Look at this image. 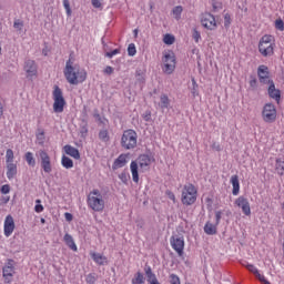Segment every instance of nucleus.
I'll return each instance as SVG.
<instances>
[{
    "label": "nucleus",
    "instance_id": "1",
    "mask_svg": "<svg viewBox=\"0 0 284 284\" xmlns=\"http://www.w3.org/2000/svg\"><path fill=\"white\" fill-rule=\"evenodd\" d=\"M63 74L71 85H79V83H83L85 79H88V73L85 70L81 69L78 64H74L72 59H69L65 62V68L63 70Z\"/></svg>",
    "mask_w": 284,
    "mask_h": 284
},
{
    "label": "nucleus",
    "instance_id": "2",
    "mask_svg": "<svg viewBox=\"0 0 284 284\" xmlns=\"http://www.w3.org/2000/svg\"><path fill=\"white\" fill-rule=\"evenodd\" d=\"M152 159L148 154H142L136 161H132L130 164L132 179L134 183H139V168L142 172L150 170Z\"/></svg>",
    "mask_w": 284,
    "mask_h": 284
},
{
    "label": "nucleus",
    "instance_id": "3",
    "mask_svg": "<svg viewBox=\"0 0 284 284\" xmlns=\"http://www.w3.org/2000/svg\"><path fill=\"white\" fill-rule=\"evenodd\" d=\"M139 139V134H136V131L129 129L123 132L121 138V146L124 150H134L136 148V141Z\"/></svg>",
    "mask_w": 284,
    "mask_h": 284
},
{
    "label": "nucleus",
    "instance_id": "4",
    "mask_svg": "<svg viewBox=\"0 0 284 284\" xmlns=\"http://www.w3.org/2000/svg\"><path fill=\"white\" fill-rule=\"evenodd\" d=\"M183 205H194L196 203V187L193 184H185L182 190Z\"/></svg>",
    "mask_w": 284,
    "mask_h": 284
},
{
    "label": "nucleus",
    "instance_id": "5",
    "mask_svg": "<svg viewBox=\"0 0 284 284\" xmlns=\"http://www.w3.org/2000/svg\"><path fill=\"white\" fill-rule=\"evenodd\" d=\"M272 36H264L260 40L258 50L263 57H272L274 54V44L272 43Z\"/></svg>",
    "mask_w": 284,
    "mask_h": 284
},
{
    "label": "nucleus",
    "instance_id": "6",
    "mask_svg": "<svg viewBox=\"0 0 284 284\" xmlns=\"http://www.w3.org/2000/svg\"><path fill=\"white\" fill-rule=\"evenodd\" d=\"M53 101L54 112H63V108H65V99L63 98V91H61V88L58 85H55L53 90Z\"/></svg>",
    "mask_w": 284,
    "mask_h": 284
},
{
    "label": "nucleus",
    "instance_id": "7",
    "mask_svg": "<svg viewBox=\"0 0 284 284\" xmlns=\"http://www.w3.org/2000/svg\"><path fill=\"white\" fill-rule=\"evenodd\" d=\"M162 61L164 64L163 72H165V74H172L176 69V58L174 52H164Z\"/></svg>",
    "mask_w": 284,
    "mask_h": 284
},
{
    "label": "nucleus",
    "instance_id": "8",
    "mask_svg": "<svg viewBox=\"0 0 284 284\" xmlns=\"http://www.w3.org/2000/svg\"><path fill=\"white\" fill-rule=\"evenodd\" d=\"M262 119L265 123L276 121V106L273 103H266L262 111Z\"/></svg>",
    "mask_w": 284,
    "mask_h": 284
},
{
    "label": "nucleus",
    "instance_id": "9",
    "mask_svg": "<svg viewBox=\"0 0 284 284\" xmlns=\"http://www.w3.org/2000/svg\"><path fill=\"white\" fill-rule=\"evenodd\" d=\"M37 155L40 159L41 168L45 174H50L52 172V161L50 160V155L48 152L40 150Z\"/></svg>",
    "mask_w": 284,
    "mask_h": 284
},
{
    "label": "nucleus",
    "instance_id": "10",
    "mask_svg": "<svg viewBox=\"0 0 284 284\" xmlns=\"http://www.w3.org/2000/svg\"><path fill=\"white\" fill-rule=\"evenodd\" d=\"M88 205L89 207H91V210H93V212H103V209L105 207V202L103 201V197L89 195Z\"/></svg>",
    "mask_w": 284,
    "mask_h": 284
},
{
    "label": "nucleus",
    "instance_id": "11",
    "mask_svg": "<svg viewBox=\"0 0 284 284\" xmlns=\"http://www.w3.org/2000/svg\"><path fill=\"white\" fill-rule=\"evenodd\" d=\"M171 245L179 256H183V250L185 248V240L183 237L173 235L171 237Z\"/></svg>",
    "mask_w": 284,
    "mask_h": 284
},
{
    "label": "nucleus",
    "instance_id": "12",
    "mask_svg": "<svg viewBox=\"0 0 284 284\" xmlns=\"http://www.w3.org/2000/svg\"><path fill=\"white\" fill-rule=\"evenodd\" d=\"M201 23L206 30H216V18L212 13L202 14Z\"/></svg>",
    "mask_w": 284,
    "mask_h": 284
},
{
    "label": "nucleus",
    "instance_id": "13",
    "mask_svg": "<svg viewBox=\"0 0 284 284\" xmlns=\"http://www.w3.org/2000/svg\"><path fill=\"white\" fill-rule=\"evenodd\" d=\"M2 275L4 277L6 283H11L12 277L14 276V261L8 260L7 265L2 270Z\"/></svg>",
    "mask_w": 284,
    "mask_h": 284
},
{
    "label": "nucleus",
    "instance_id": "14",
    "mask_svg": "<svg viewBox=\"0 0 284 284\" xmlns=\"http://www.w3.org/2000/svg\"><path fill=\"white\" fill-rule=\"evenodd\" d=\"M235 205H237V207H241L245 216H250L252 214V209L250 207V201L245 196L237 197L235 200Z\"/></svg>",
    "mask_w": 284,
    "mask_h": 284
},
{
    "label": "nucleus",
    "instance_id": "15",
    "mask_svg": "<svg viewBox=\"0 0 284 284\" xmlns=\"http://www.w3.org/2000/svg\"><path fill=\"white\" fill-rule=\"evenodd\" d=\"M267 94L270 99H273L276 103H281V91L276 89V84L274 82L267 87Z\"/></svg>",
    "mask_w": 284,
    "mask_h": 284
},
{
    "label": "nucleus",
    "instance_id": "16",
    "mask_svg": "<svg viewBox=\"0 0 284 284\" xmlns=\"http://www.w3.org/2000/svg\"><path fill=\"white\" fill-rule=\"evenodd\" d=\"M12 232H14V217L8 215L4 220V236H12Z\"/></svg>",
    "mask_w": 284,
    "mask_h": 284
},
{
    "label": "nucleus",
    "instance_id": "17",
    "mask_svg": "<svg viewBox=\"0 0 284 284\" xmlns=\"http://www.w3.org/2000/svg\"><path fill=\"white\" fill-rule=\"evenodd\" d=\"M144 274L149 284H161V282H159V278H156V274L152 272V267L150 265L144 266Z\"/></svg>",
    "mask_w": 284,
    "mask_h": 284
},
{
    "label": "nucleus",
    "instance_id": "18",
    "mask_svg": "<svg viewBox=\"0 0 284 284\" xmlns=\"http://www.w3.org/2000/svg\"><path fill=\"white\" fill-rule=\"evenodd\" d=\"M125 165H128V154L122 153L114 160L112 170H119L121 168H125Z\"/></svg>",
    "mask_w": 284,
    "mask_h": 284
},
{
    "label": "nucleus",
    "instance_id": "19",
    "mask_svg": "<svg viewBox=\"0 0 284 284\" xmlns=\"http://www.w3.org/2000/svg\"><path fill=\"white\" fill-rule=\"evenodd\" d=\"M24 70L29 77L37 75V63L34 60H27L24 64Z\"/></svg>",
    "mask_w": 284,
    "mask_h": 284
},
{
    "label": "nucleus",
    "instance_id": "20",
    "mask_svg": "<svg viewBox=\"0 0 284 284\" xmlns=\"http://www.w3.org/2000/svg\"><path fill=\"white\" fill-rule=\"evenodd\" d=\"M64 152L69 156H72V159H77V160L81 159V153H79V149L70 144L64 145Z\"/></svg>",
    "mask_w": 284,
    "mask_h": 284
},
{
    "label": "nucleus",
    "instance_id": "21",
    "mask_svg": "<svg viewBox=\"0 0 284 284\" xmlns=\"http://www.w3.org/2000/svg\"><path fill=\"white\" fill-rule=\"evenodd\" d=\"M7 168V179H9V181H12V179H14L17 176V163H8L6 164Z\"/></svg>",
    "mask_w": 284,
    "mask_h": 284
},
{
    "label": "nucleus",
    "instance_id": "22",
    "mask_svg": "<svg viewBox=\"0 0 284 284\" xmlns=\"http://www.w3.org/2000/svg\"><path fill=\"white\" fill-rule=\"evenodd\" d=\"M231 184L233 186V196H239V192H241V183L239 182V175L231 176Z\"/></svg>",
    "mask_w": 284,
    "mask_h": 284
},
{
    "label": "nucleus",
    "instance_id": "23",
    "mask_svg": "<svg viewBox=\"0 0 284 284\" xmlns=\"http://www.w3.org/2000/svg\"><path fill=\"white\" fill-rule=\"evenodd\" d=\"M91 257L97 263V265H108V257L101 253H91Z\"/></svg>",
    "mask_w": 284,
    "mask_h": 284
},
{
    "label": "nucleus",
    "instance_id": "24",
    "mask_svg": "<svg viewBox=\"0 0 284 284\" xmlns=\"http://www.w3.org/2000/svg\"><path fill=\"white\" fill-rule=\"evenodd\" d=\"M64 243L65 245H68V247H70V250L77 252V244L74 243V239L72 237V235L67 233L64 235Z\"/></svg>",
    "mask_w": 284,
    "mask_h": 284
},
{
    "label": "nucleus",
    "instance_id": "25",
    "mask_svg": "<svg viewBox=\"0 0 284 284\" xmlns=\"http://www.w3.org/2000/svg\"><path fill=\"white\" fill-rule=\"evenodd\" d=\"M257 77L258 80L262 79V77L267 78L270 77V68L267 65L262 64L257 68Z\"/></svg>",
    "mask_w": 284,
    "mask_h": 284
},
{
    "label": "nucleus",
    "instance_id": "26",
    "mask_svg": "<svg viewBox=\"0 0 284 284\" xmlns=\"http://www.w3.org/2000/svg\"><path fill=\"white\" fill-rule=\"evenodd\" d=\"M159 108H161V110H168V108H170V98H168L166 94L160 97Z\"/></svg>",
    "mask_w": 284,
    "mask_h": 284
},
{
    "label": "nucleus",
    "instance_id": "27",
    "mask_svg": "<svg viewBox=\"0 0 284 284\" xmlns=\"http://www.w3.org/2000/svg\"><path fill=\"white\" fill-rule=\"evenodd\" d=\"M204 232L205 234H209L210 236L216 234V225L206 222L205 226H204Z\"/></svg>",
    "mask_w": 284,
    "mask_h": 284
},
{
    "label": "nucleus",
    "instance_id": "28",
    "mask_svg": "<svg viewBox=\"0 0 284 284\" xmlns=\"http://www.w3.org/2000/svg\"><path fill=\"white\" fill-rule=\"evenodd\" d=\"M61 163H62L63 168H65L67 170L74 168V162L72 161V159H70L65 155L62 156Z\"/></svg>",
    "mask_w": 284,
    "mask_h": 284
},
{
    "label": "nucleus",
    "instance_id": "29",
    "mask_svg": "<svg viewBox=\"0 0 284 284\" xmlns=\"http://www.w3.org/2000/svg\"><path fill=\"white\" fill-rule=\"evenodd\" d=\"M275 170L280 176H283L284 174V161L281 159H277L275 161Z\"/></svg>",
    "mask_w": 284,
    "mask_h": 284
},
{
    "label": "nucleus",
    "instance_id": "30",
    "mask_svg": "<svg viewBox=\"0 0 284 284\" xmlns=\"http://www.w3.org/2000/svg\"><path fill=\"white\" fill-rule=\"evenodd\" d=\"M135 79L140 85H143V83H145V72H143L141 69H138L135 71Z\"/></svg>",
    "mask_w": 284,
    "mask_h": 284
},
{
    "label": "nucleus",
    "instance_id": "31",
    "mask_svg": "<svg viewBox=\"0 0 284 284\" xmlns=\"http://www.w3.org/2000/svg\"><path fill=\"white\" fill-rule=\"evenodd\" d=\"M24 159L28 165H30L31 168H34V165H37V160L34 159V154H32V152H27Z\"/></svg>",
    "mask_w": 284,
    "mask_h": 284
},
{
    "label": "nucleus",
    "instance_id": "32",
    "mask_svg": "<svg viewBox=\"0 0 284 284\" xmlns=\"http://www.w3.org/2000/svg\"><path fill=\"white\" fill-rule=\"evenodd\" d=\"M145 283V276H143V273L138 272L134 275V278L132 280V284H144Z\"/></svg>",
    "mask_w": 284,
    "mask_h": 284
},
{
    "label": "nucleus",
    "instance_id": "33",
    "mask_svg": "<svg viewBox=\"0 0 284 284\" xmlns=\"http://www.w3.org/2000/svg\"><path fill=\"white\" fill-rule=\"evenodd\" d=\"M98 136L103 143H108V141H110V133L108 132V130H101Z\"/></svg>",
    "mask_w": 284,
    "mask_h": 284
},
{
    "label": "nucleus",
    "instance_id": "34",
    "mask_svg": "<svg viewBox=\"0 0 284 284\" xmlns=\"http://www.w3.org/2000/svg\"><path fill=\"white\" fill-rule=\"evenodd\" d=\"M14 163V151L12 149H8L6 152V164Z\"/></svg>",
    "mask_w": 284,
    "mask_h": 284
},
{
    "label": "nucleus",
    "instance_id": "35",
    "mask_svg": "<svg viewBox=\"0 0 284 284\" xmlns=\"http://www.w3.org/2000/svg\"><path fill=\"white\" fill-rule=\"evenodd\" d=\"M37 140L40 145H43V142L45 141V131H43V129H38Z\"/></svg>",
    "mask_w": 284,
    "mask_h": 284
},
{
    "label": "nucleus",
    "instance_id": "36",
    "mask_svg": "<svg viewBox=\"0 0 284 284\" xmlns=\"http://www.w3.org/2000/svg\"><path fill=\"white\" fill-rule=\"evenodd\" d=\"M172 12H173L176 21H179V19H181V14L183 12V7L182 6L174 7Z\"/></svg>",
    "mask_w": 284,
    "mask_h": 284
},
{
    "label": "nucleus",
    "instance_id": "37",
    "mask_svg": "<svg viewBox=\"0 0 284 284\" xmlns=\"http://www.w3.org/2000/svg\"><path fill=\"white\" fill-rule=\"evenodd\" d=\"M258 81H260V83H261L262 85H267V88L274 83V80H272V79L270 78V75L266 77V78H265V77H262V78H260Z\"/></svg>",
    "mask_w": 284,
    "mask_h": 284
},
{
    "label": "nucleus",
    "instance_id": "38",
    "mask_svg": "<svg viewBox=\"0 0 284 284\" xmlns=\"http://www.w3.org/2000/svg\"><path fill=\"white\" fill-rule=\"evenodd\" d=\"M175 39H174V36L170 34V33H166L163 38V42L166 44V45H172L174 43Z\"/></svg>",
    "mask_w": 284,
    "mask_h": 284
},
{
    "label": "nucleus",
    "instance_id": "39",
    "mask_svg": "<svg viewBox=\"0 0 284 284\" xmlns=\"http://www.w3.org/2000/svg\"><path fill=\"white\" fill-rule=\"evenodd\" d=\"M170 284H181V278L179 277V275L172 273L170 276Z\"/></svg>",
    "mask_w": 284,
    "mask_h": 284
},
{
    "label": "nucleus",
    "instance_id": "40",
    "mask_svg": "<svg viewBox=\"0 0 284 284\" xmlns=\"http://www.w3.org/2000/svg\"><path fill=\"white\" fill-rule=\"evenodd\" d=\"M120 181L124 183V185H128V181H130V175L126 172H122L119 174Z\"/></svg>",
    "mask_w": 284,
    "mask_h": 284
},
{
    "label": "nucleus",
    "instance_id": "41",
    "mask_svg": "<svg viewBox=\"0 0 284 284\" xmlns=\"http://www.w3.org/2000/svg\"><path fill=\"white\" fill-rule=\"evenodd\" d=\"M80 134H81L82 139H85V136H88V123L84 122L80 126Z\"/></svg>",
    "mask_w": 284,
    "mask_h": 284
},
{
    "label": "nucleus",
    "instance_id": "42",
    "mask_svg": "<svg viewBox=\"0 0 284 284\" xmlns=\"http://www.w3.org/2000/svg\"><path fill=\"white\" fill-rule=\"evenodd\" d=\"M128 54L129 57H134V54H136V47L134 45V43L129 44Z\"/></svg>",
    "mask_w": 284,
    "mask_h": 284
},
{
    "label": "nucleus",
    "instance_id": "43",
    "mask_svg": "<svg viewBox=\"0 0 284 284\" xmlns=\"http://www.w3.org/2000/svg\"><path fill=\"white\" fill-rule=\"evenodd\" d=\"M63 6L69 17H72V9L70 8V0H63Z\"/></svg>",
    "mask_w": 284,
    "mask_h": 284
},
{
    "label": "nucleus",
    "instance_id": "44",
    "mask_svg": "<svg viewBox=\"0 0 284 284\" xmlns=\"http://www.w3.org/2000/svg\"><path fill=\"white\" fill-rule=\"evenodd\" d=\"M37 205L34 206V212L41 214L43 212V205H41V200H36Z\"/></svg>",
    "mask_w": 284,
    "mask_h": 284
},
{
    "label": "nucleus",
    "instance_id": "45",
    "mask_svg": "<svg viewBox=\"0 0 284 284\" xmlns=\"http://www.w3.org/2000/svg\"><path fill=\"white\" fill-rule=\"evenodd\" d=\"M245 267H246V270H248V272H252V274H254V276H256L258 274V268L254 267L253 264H246Z\"/></svg>",
    "mask_w": 284,
    "mask_h": 284
},
{
    "label": "nucleus",
    "instance_id": "46",
    "mask_svg": "<svg viewBox=\"0 0 284 284\" xmlns=\"http://www.w3.org/2000/svg\"><path fill=\"white\" fill-rule=\"evenodd\" d=\"M257 85H258V81L256 80V77L251 75L250 88H252L253 90H256Z\"/></svg>",
    "mask_w": 284,
    "mask_h": 284
},
{
    "label": "nucleus",
    "instance_id": "47",
    "mask_svg": "<svg viewBox=\"0 0 284 284\" xmlns=\"http://www.w3.org/2000/svg\"><path fill=\"white\" fill-rule=\"evenodd\" d=\"M85 282L88 284H95L97 283V276H94V274H89V275H87Z\"/></svg>",
    "mask_w": 284,
    "mask_h": 284
},
{
    "label": "nucleus",
    "instance_id": "48",
    "mask_svg": "<svg viewBox=\"0 0 284 284\" xmlns=\"http://www.w3.org/2000/svg\"><path fill=\"white\" fill-rule=\"evenodd\" d=\"M275 28H276V30H280L281 32H283V30H284V22H283L282 19H277L275 21Z\"/></svg>",
    "mask_w": 284,
    "mask_h": 284
},
{
    "label": "nucleus",
    "instance_id": "49",
    "mask_svg": "<svg viewBox=\"0 0 284 284\" xmlns=\"http://www.w3.org/2000/svg\"><path fill=\"white\" fill-rule=\"evenodd\" d=\"M13 28H16V30H23V21H21V20H14V22H13Z\"/></svg>",
    "mask_w": 284,
    "mask_h": 284
},
{
    "label": "nucleus",
    "instance_id": "50",
    "mask_svg": "<svg viewBox=\"0 0 284 284\" xmlns=\"http://www.w3.org/2000/svg\"><path fill=\"white\" fill-rule=\"evenodd\" d=\"M192 83H193V89H192V95L193 97H199V85H196V81L195 80H192Z\"/></svg>",
    "mask_w": 284,
    "mask_h": 284
},
{
    "label": "nucleus",
    "instance_id": "51",
    "mask_svg": "<svg viewBox=\"0 0 284 284\" xmlns=\"http://www.w3.org/2000/svg\"><path fill=\"white\" fill-rule=\"evenodd\" d=\"M232 23V18L230 17V14L229 13H226L225 16H224V27L225 28H230V24Z\"/></svg>",
    "mask_w": 284,
    "mask_h": 284
},
{
    "label": "nucleus",
    "instance_id": "52",
    "mask_svg": "<svg viewBox=\"0 0 284 284\" xmlns=\"http://www.w3.org/2000/svg\"><path fill=\"white\" fill-rule=\"evenodd\" d=\"M222 216H223V212L221 211L215 212V225H219L221 223Z\"/></svg>",
    "mask_w": 284,
    "mask_h": 284
},
{
    "label": "nucleus",
    "instance_id": "53",
    "mask_svg": "<svg viewBox=\"0 0 284 284\" xmlns=\"http://www.w3.org/2000/svg\"><path fill=\"white\" fill-rule=\"evenodd\" d=\"M121 50L120 49H115L111 52H106L105 57H108L109 59H112V57H115V54H120Z\"/></svg>",
    "mask_w": 284,
    "mask_h": 284
},
{
    "label": "nucleus",
    "instance_id": "54",
    "mask_svg": "<svg viewBox=\"0 0 284 284\" xmlns=\"http://www.w3.org/2000/svg\"><path fill=\"white\" fill-rule=\"evenodd\" d=\"M1 194H10V186L8 184H4L0 189Z\"/></svg>",
    "mask_w": 284,
    "mask_h": 284
},
{
    "label": "nucleus",
    "instance_id": "55",
    "mask_svg": "<svg viewBox=\"0 0 284 284\" xmlns=\"http://www.w3.org/2000/svg\"><path fill=\"white\" fill-rule=\"evenodd\" d=\"M193 39L195 43H199V40L201 39V33L196 29L193 30Z\"/></svg>",
    "mask_w": 284,
    "mask_h": 284
},
{
    "label": "nucleus",
    "instance_id": "56",
    "mask_svg": "<svg viewBox=\"0 0 284 284\" xmlns=\"http://www.w3.org/2000/svg\"><path fill=\"white\" fill-rule=\"evenodd\" d=\"M256 278H258V281L263 284H270L268 281L265 280V276L264 275H261V273H257L256 275Z\"/></svg>",
    "mask_w": 284,
    "mask_h": 284
},
{
    "label": "nucleus",
    "instance_id": "57",
    "mask_svg": "<svg viewBox=\"0 0 284 284\" xmlns=\"http://www.w3.org/2000/svg\"><path fill=\"white\" fill-rule=\"evenodd\" d=\"M142 116H143L144 121H151L152 120V112L151 111H145Z\"/></svg>",
    "mask_w": 284,
    "mask_h": 284
},
{
    "label": "nucleus",
    "instance_id": "58",
    "mask_svg": "<svg viewBox=\"0 0 284 284\" xmlns=\"http://www.w3.org/2000/svg\"><path fill=\"white\" fill-rule=\"evenodd\" d=\"M114 73V68L112 67H106L104 69V74H113Z\"/></svg>",
    "mask_w": 284,
    "mask_h": 284
},
{
    "label": "nucleus",
    "instance_id": "59",
    "mask_svg": "<svg viewBox=\"0 0 284 284\" xmlns=\"http://www.w3.org/2000/svg\"><path fill=\"white\" fill-rule=\"evenodd\" d=\"M93 116H94L95 121H98V122L101 121V119H102L101 114H99V110H97V109L94 110Z\"/></svg>",
    "mask_w": 284,
    "mask_h": 284
},
{
    "label": "nucleus",
    "instance_id": "60",
    "mask_svg": "<svg viewBox=\"0 0 284 284\" xmlns=\"http://www.w3.org/2000/svg\"><path fill=\"white\" fill-rule=\"evenodd\" d=\"M93 8H101V2L99 0H91Z\"/></svg>",
    "mask_w": 284,
    "mask_h": 284
},
{
    "label": "nucleus",
    "instance_id": "61",
    "mask_svg": "<svg viewBox=\"0 0 284 284\" xmlns=\"http://www.w3.org/2000/svg\"><path fill=\"white\" fill-rule=\"evenodd\" d=\"M166 194L171 201H176V196L174 195V193H172V191H168Z\"/></svg>",
    "mask_w": 284,
    "mask_h": 284
},
{
    "label": "nucleus",
    "instance_id": "62",
    "mask_svg": "<svg viewBox=\"0 0 284 284\" xmlns=\"http://www.w3.org/2000/svg\"><path fill=\"white\" fill-rule=\"evenodd\" d=\"M92 194H93V196L101 199V192H99V190H93L91 193V196H92Z\"/></svg>",
    "mask_w": 284,
    "mask_h": 284
},
{
    "label": "nucleus",
    "instance_id": "63",
    "mask_svg": "<svg viewBox=\"0 0 284 284\" xmlns=\"http://www.w3.org/2000/svg\"><path fill=\"white\" fill-rule=\"evenodd\" d=\"M64 219L68 222L72 221V219H73L72 213H64Z\"/></svg>",
    "mask_w": 284,
    "mask_h": 284
},
{
    "label": "nucleus",
    "instance_id": "64",
    "mask_svg": "<svg viewBox=\"0 0 284 284\" xmlns=\"http://www.w3.org/2000/svg\"><path fill=\"white\" fill-rule=\"evenodd\" d=\"M106 122H108V119L105 118H101V120H98V123H100V125H105Z\"/></svg>",
    "mask_w": 284,
    "mask_h": 284
}]
</instances>
